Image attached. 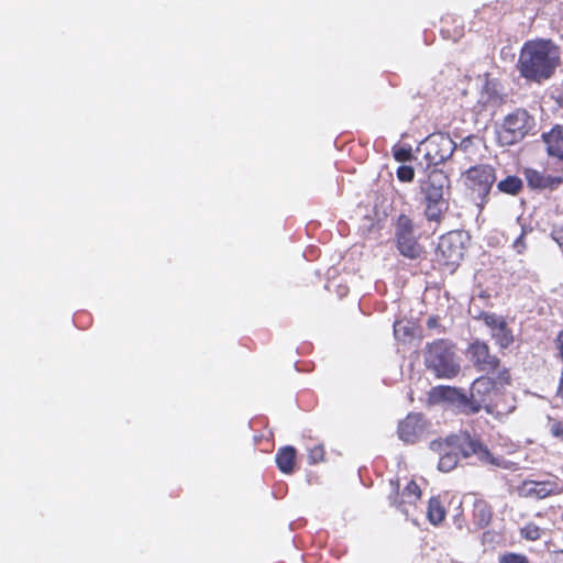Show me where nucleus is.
<instances>
[{
  "label": "nucleus",
  "instance_id": "f257e3e1",
  "mask_svg": "<svg viewBox=\"0 0 563 563\" xmlns=\"http://www.w3.org/2000/svg\"><path fill=\"white\" fill-rule=\"evenodd\" d=\"M560 63L558 45L550 40H532L521 47L517 69L526 80L541 84L554 75Z\"/></svg>",
  "mask_w": 563,
  "mask_h": 563
},
{
  "label": "nucleus",
  "instance_id": "f03ea898",
  "mask_svg": "<svg viewBox=\"0 0 563 563\" xmlns=\"http://www.w3.org/2000/svg\"><path fill=\"white\" fill-rule=\"evenodd\" d=\"M424 363L438 378L452 379L461 371L460 357L453 344L446 340H437L427 345Z\"/></svg>",
  "mask_w": 563,
  "mask_h": 563
},
{
  "label": "nucleus",
  "instance_id": "7ed1b4c3",
  "mask_svg": "<svg viewBox=\"0 0 563 563\" xmlns=\"http://www.w3.org/2000/svg\"><path fill=\"white\" fill-rule=\"evenodd\" d=\"M536 128V120L525 109H517L505 117L497 131L500 145L508 146L522 141Z\"/></svg>",
  "mask_w": 563,
  "mask_h": 563
},
{
  "label": "nucleus",
  "instance_id": "20e7f679",
  "mask_svg": "<svg viewBox=\"0 0 563 563\" xmlns=\"http://www.w3.org/2000/svg\"><path fill=\"white\" fill-rule=\"evenodd\" d=\"M455 148L456 144L450 135L439 132L430 134L421 142L417 152L423 155L428 168H437L451 158Z\"/></svg>",
  "mask_w": 563,
  "mask_h": 563
},
{
  "label": "nucleus",
  "instance_id": "39448f33",
  "mask_svg": "<svg viewBox=\"0 0 563 563\" xmlns=\"http://www.w3.org/2000/svg\"><path fill=\"white\" fill-rule=\"evenodd\" d=\"M449 446L456 450L459 456L468 459L475 456L479 462L500 466L501 460L495 457L489 450L475 437L466 431L451 434L448 438Z\"/></svg>",
  "mask_w": 563,
  "mask_h": 563
},
{
  "label": "nucleus",
  "instance_id": "423d86ee",
  "mask_svg": "<svg viewBox=\"0 0 563 563\" xmlns=\"http://www.w3.org/2000/svg\"><path fill=\"white\" fill-rule=\"evenodd\" d=\"M396 246L399 253L410 260L422 257L423 246L418 242L412 220L400 214L395 225Z\"/></svg>",
  "mask_w": 563,
  "mask_h": 563
},
{
  "label": "nucleus",
  "instance_id": "0eeeda50",
  "mask_svg": "<svg viewBox=\"0 0 563 563\" xmlns=\"http://www.w3.org/2000/svg\"><path fill=\"white\" fill-rule=\"evenodd\" d=\"M466 235L463 231H451L439 240L435 258L441 265L455 266L464 256Z\"/></svg>",
  "mask_w": 563,
  "mask_h": 563
},
{
  "label": "nucleus",
  "instance_id": "6e6552de",
  "mask_svg": "<svg viewBox=\"0 0 563 563\" xmlns=\"http://www.w3.org/2000/svg\"><path fill=\"white\" fill-rule=\"evenodd\" d=\"M467 180L473 198L479 200L477 205L482 207L496 180L494 168L489 165L472 167L467 170Z\"/></svg>",
  "mask_w": 563,
  "mask_h": 563
},
{
  "label": "nucleus",
  "instance_id": "1a4fd4ad",
  "mask_svg": "<svg viewBox=\"0 0 563 563\" xmlns=\"http://www.w3.org/2000/svg\"><path fill=\"white\" fill-rule=\"evenodd\" d=\"M431 395L452 405L459 412L474 415L478 412V401L471 400L462 389L451 386H439L432 389Z\"/></svg>",
  "mask_w": 563,
  "mask_h": 563
},
{
  "label": "nucleus",
  "instance_id": "9d476101",
  "mask_svg": "<svg viewBox=\"0 0 563 563\" xmlns=\"http://www.w3.org/2000/svg\"><path fill=\"white\" fill-rule=\"evenodd\" d=\"M449 189L450 178L442 169L433 168L427 178L420 181L423 200H446L444 195Z\"/></svg>",
  "mask_w": 563,
  "mask_h": 563
},
{
  "label": "nucleus",
  "instance_id": "9b49d317",
  "mask_svg": "<svg viewBox=\"0 0 563 563\" xmlns=\"http://www.w3.org/2000/svg\"><path fill=\"white\" fill-rule=\"evenodd\" d=\"M468 355L474 366L485 373H494L499 367V358L492 355L486 343L473 342L468 347Z\"/></svg>",
  "mask_w": 563,
  "mask_h": 563
},
{
  "label": "nucleus",
  "instance_id": "f8f14e48",
  "mask_svg": "<svg viewBox=\"0 0 563 563\" xmlns=\"http://www.w3.org/2000/svg\"><path fill=\"white\" fill-rule=\"evenodd\" d=\"M424 429L421 415L410 413L398 424V437L401 441L412 444L422 434Z\"/></svg>",
  "mask_w": 563,
  "mask_h": 563
},
{
  "label": "nucleus",
  "instance_id": "ddd939ff",
  "mask_svg": "<svg viewBox=\"0 0 563 563\" xmlns=\"http://www.w3.org/2000/svg\"><path fill=\"white\" fill-rule=\"evenodd\" d=\"M448 439L445 440H433L430 443V449L440 455L438 468L441 472H450L459 463V453L451 445L449 446Z\"/></svg>",
  "mask_w": 563,
  "mask_h": 563
},
{
  "label": "nucleus",
  "instance_id": "4468645a",
  "mask_svg": "<svg viewBox=\"0 0 563 563\" xmlns=\"http://www.w3.org/2000/svg\"><path fill=\"white\" fill-rule=\"evenodd\" d=\"M525 494L528 497H537L543 499L550 495H558L563 492L558 483L552 481L534 482L529 481L523 483Z\"/></svg>",
  "mask_w": 563,
  "mask_h": 563
},
{
  "label": "nucleus",
  "instance_id": "2eb2a0df",
  "mask_svg": "<svg viewBox=\"0 0 563 563\" xmlns=\"http://www.w3.org/2000/svg\"><path fill=\"white\" fill-rule=\"evenodd\" d=\"M526 179L531 188L553 189L563 183V177L551 176L536 169L526 170Z\"/></svg>",
  "mask_w": 563,
  "mask_h": 563
},
{
  "label": "nucleus",
  "instance_id": "dca6fc26",
  "mask_svg": "<svg viewBox=\"0 0 563 563\" xmlns=\"http://www.w3.org/2000/svg\"><path fill=\"white\" fill-rule=\"evenodd\" d=\"M542 139L548 154L563 161V126L555 125L550 132L543 133Z\"/></svg>",
  "mask_w": 563,
  "mask_h": 563
},
{
  "label": "nucleus",
  "instance_id": "f3484780",
  "mask_svg": "<svg viewBox=\"0 0 563 563\" xmlns=\"http://www.w3.org/2000/svg\"><path fill=\"white\" fill-rule=\"evenodd\" d=\"M494 382L488 377L476 378L470 389V399L478 401V412L483 408L486 396L493 390Z\"/></svg>",
  "mask_w": 563,
  "mask_h": 563
},
{
  "label": "nucleus",
  "instance_id": "a211bd4d",
  "mask_svg": "<svg viewBox=\"0 0 563 563\" xmlns=\"http://www.w3.org/2000/svg\"><path fill=\"white\" fill-rule=\"evenodd\" d=\"M296 450L294 446H285L276 454V464L280 472L290 474L294 471Z\"/></svg>",
  "mask_w": 563,
  "mask_h": 563
},
{
  "label": "nucleus",
  "instance_id": "6ab92c4d",
  "mask_svg": "<svg viewBox=\"0 0 563 563\" xmlns=\"http://www.w3.org/2000/svg\"><path fill=\"white\" fill-rule=\"evenodd\" d=\"M423 203L426 206L424 216L429 221L439 222L442 218V214L448 209L446 200H423Z\"/></svg>",
  "mask_w": 563,
  "mask_h": 563
},
{
  "label": "nucleus",
  "instance_id": "aec40b11",
  "mask_svg": "<svg viewBox=\"0 0 563 563\" xmlns=\"http://www.w3.org/2000/svg\"><path fill=\"white\" fill-rule=\"evenodd\" d=\"M490 334L500 349H507L514 342V336L507 327V322L499 323V328L497 327Z\"/></svg>",
  "mask_w": 563,
  "mask_h": 563
},
{
  "label": "nucleus",
  "instance_id": "412c9836",
  "mask_svg": "<svg viewBox=\"0 0 563 563\" xmlns=\"http://www.w3.org/2000/svg\"><path fill=\"white\" fill-rule=\"evenodd\" d=\"M428 519L432 525H439L445 517V510L437 497H432L428 505Z\"/></svg>",
  "mask_w": 563,
  "mask_h": 563
},
{
  "label": "nucleus",
  "instance_id": "4be33fe9",
  "mask_svg": "<svg viewBox=\"0 0 563 563\" xmlns=\"http://www.w3.org/2000/svg\"><path fill=\"white\" fill-rule=\"evenodd\" d=\"M497 189L507 195H517L522 189V180L517 176H507L497 184Z\"/></svg>",
  "mask_w": 563,
  "mask_h": 563
},
{
  "label": "nucleus",
  "instance_id": "5701e85b",
  "mask_svg": "<svg viewBox=\"0 0 563 563\" xmlns=\"http://www.w3.org/2000/svg\"><path fill=\"white\" fill-rule=\"evenodd\" d=\"M474 517L476 523L484 528L486 527L492 519V510L490 507L485 501H476L474 505Z\"/></svg>",
  "mask_w": 563,
  "mask_h": 563
},
{
  "label": "nucleus",
  "instance_id": "b1692460",
  "mask_svg": "<svg viewBox=\"0 0 563 563\" xmlns=\"http://www.w3.org/2000/svg\"><path fill=\"white\" fill-rule=\"evenodd\" d=\"M421 492L416 482L411 481L402 490V498L405 503L412 504L420 498Z\"/></svg>",
  "mask_w": 563,
  "mask_h": 563
},
{
  "label": "nucleus",
  "instance_id": "393cba45",
  "mask_svg": "<svg viewBox=\"0 0 563 563\" xmlns=\"http://www.w3.org/2000/svg\"><path fill=\"white\" fill-rule=\"evenodd\" d=\"M529 232H532V228L530 227H525V225H521V232L519 234V236H517L512 243V247L514 250L518 253V254H522L526 249H527V244H526V235L529 233Z\"/></svg>",
  "mask_w": 563,
  "mask_h": 563
},
{
  "label": "nucleus",
  "instance_id": "a878e982",
  "mask_svg": "<svg viewBox=\"0 0 563 563\" xmlns=\"http://www.w3.org/2000/svg\"><path fill=\"white\" fill-rule=\"evenodd\" d=\"M520 533H521L522 538L530 540V541H536L541 538L540 528L533 523H529V525L525 526L523 528H521Z\"/></svg>",
  "mask_w": 563,
  "mask_h": 563
},
{
  "label": "nucleus",
  "instance_id": "bb28decb",
  "mask_svg": "<svg viewBox=\"0 0 563 563\" xmlns=\"http://www.w3.org/2000/svg\"><path fill=\"white\" fill-rule=\"evenodd\" d=\"M485 324L490 329V333L495 331V329L498 327L499 323H505L503 317L496 316L495 313H485L484 317Z\"/></svg>",
  "mask_w": 563,
  "mask_h": 563
},
{
  "label": "nucleus",
  "instance_id": "cd10ccee",
  "mask_svg": "<svg viewBox=\"0 0 563 563\" xmlns=\"http://www.w3.org/2000/svg\"><path fill=\"white\" fill-rule=\"evenodd\" d=\"M397 177L400 181H411L415 177V170L411 166L401 165L397 169Z\"/></svg>",
  "mask_w": 563,
  "mask_h": 563
},
{
  "label": "nucleus",
  "instance_id": "c85d7f7f",
  "mask_svg": "<svg viewBox=\"0 0 563 563\" xmlns=\"http://www.w3.org/2000/svg\"><path fill=\"white\" fill-rule=\"evenodd\" d=\"M500 563H529L527 558L520 554L509 553L503 555Z\"/></svg>",
  "mask_w": 563,
  "mask_h": 563
},
{
  "label": "nucleus",
  "instance_id": "c756f323",
  "mask_svg": "<svg viewBox=\"0 0 563 563\" xmlns=\"http://www.w3.org/2000/svg\"><path fill=\"white\" fill-rule=\"evenodd\" d=\"M324 451L322 446H314L309 451V460L311 463H318L323 460Z\"/></svg>",
  "mask_w": 563,
  "mask_h": 563
},
{
  "label": "nucleus",
  "instance_id": "7c9ffc66",
  "mask_svg": "<svg viewBox=\"0 0 563 563\" xmlns=\"http://www.w3.org/2000/svg\"><path fill=\"white\" fill-rule=\"evenodd\" d=\"M394 156L398 162H407L411 158V152L407 148H398Z\"/></svg>",
  "mask_w": 563,
  "mask_h": 563
},
{
  "label": "nucleus",
  "instance_id": "2f4dec72",
  "mask_svg": "<svg viewBox=\"0 0 563 563\" xmlns=\"http://www.w3.org/2000/svg\"><path fill=\"white\" fill-rule=\"evenodd\" d=\"M552 238L560 245V247L563 250V225L559 227V228H555L552 231Z\"/></svg>",
  "mask_w": 563,
  "mask_h": 563
},
{
  "label": "nucleus",
  "instance_id": "473e14b6",
  "mask_svg": "<svg viewBox=\"0 0 563 563\" xmlns=\"http://www.w3.org/2000/svg\"><path fill=\"white\" fill-rule=\"evenodd\" d=\"M555 347L559 350L560 355L563 361V329L559 332L555 341H554Z\"/></svg>",
  "mask_w": 563,
  "mask_h": 563
},
{
  "label": "nucleus",
  "instance_id": "72a5a7b5",
  "mask_svg": "<svg viewBox=\"0 0 563 563\" xmlns=\"http://www.w3.org/2000/svg\"><path fill=\"white\" fill-rule=\"evenodd\" d=\"M551 432L554 437L563 439V426L561 423L552 424Z\"/></svg>",
  "mask_w": 563,
  "mask_h": 563
},
{
  "label": "nucleus",
  "instance_id": "f704fd0d",
  "mask_svg": "<svg viewBox=\"0 0 563 563\" xmlns=\"http://www.w3.org/2000/svg\"><path fill=\"white\" fill-rule=\"evenodd\" d=\"M427 325L430 329L435 328L438 325V319L434 317H430L427 321Z\"/></svg>",
  "mask_w": 563,
  "mask_h": 563
},
{
  "label": "nucleus",
  "instance_id": "c9c22d12",
  "mask_svg": "<svg viewBox=\"0 0 563 563\" xmlns=\"http://www.w3.org/2000/svg\"><path fill=\"white\" fill-rule=\"evenodd\" d=\"M400 330H401V324L399 322H396L394 324V332H395L396 336L399 334Z\"/></svg>",
  "mask_w": 563,
  "mask_h": 563
},
{
  "label": "nucleus",
  "instance_id": "e433bc0d",
  "mask_svg": "<svg viewBox=\"0 0 563 563\" xmlns=\"http://www.w3.org/2000/svg\"><path fill=\"white\" fill-rule=\"evenodd\" d=\"M501 380H505V382H508L509 379V375L507 373V371H503V373L500 374V377H499Z\"/></svg>",
  "mask_w": 563,
  "mask_h": 563
},
{
  "label": "nucleus",
  "instance_id": "4c0bfd02",
  "mask_svg": "<svg viewBox=\"0 0 563 563\" xmlns=\"http://www.w3.org/2000/svg\"><path fill=\"white\" fill-rule=\"evenodd\" d=\"M558 394H559V396H561V397L563 398V383H562V384H560V387H559Z\"/></svg>",
  "mask_w": 563,
  "mask_h": 563
}]
</instances>
